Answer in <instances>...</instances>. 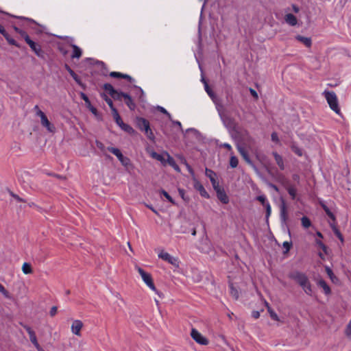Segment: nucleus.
I'll use <instances>...</instances> for the list:
<instances>
[{"instance_id":"obj_1","label":"nucleus","mask_w":351,"mask_h":351,"mask_svg":"<svg viewBox=\"0 0 351 351\" xmlns=\"http://www.w3.org/2000/svg\"><path fill=\"white\" fill-rule=\"evenodd\" d=\"M289 277L297 282L306 294H312L313 290L305 274L295 271L289 274Z\"/></svg>"},{"instance_id":"obj_2","label":"nucleus","mask_w":351,"mask_h":351,"mask_svg":"<svg viewBox=\"0 0 351 351\" xmlns=\"http://www.w3.org/2000/svg\"><path fill=\"white\" fill-rule=\"evenodd\" d=\"M204 88L205 90L207 93V94L209 95V97L211 98L214 104H215L216 109L218 112V114L223 121L224 124L226 123V116L224 113V108L223 105L220 103L218 98L215 95V94L213 93V91L210 88L208 84L206 82H204Z\"/></svg>"},{"instance_id":"obj_3","label":"nucleus","mask_w":351,"mask_h":351,"mask_svg":"<svg viewBox=\"0 0 351 351\" xmlns=\"http://www.w3.org/2000/svg\"><path fill=\"white\" fill-rule=\"evenodd\" d=\"M135 269L137 270V271L140 274V276H141L143 281L144 282V283L152 291H153L155 293H156L160 298H162L163 295H162V293H160V291H158L156 289V287H155V285L154 284L153 279L152 278L151 274H149V273H147L146 271H145L142 268H141L138 266H136Z\"/></svg>"},{"instance_id":"obj_4","label":"nucleus","mask_w":351,"mask_h":351,"mask_svg":"<svg viewBox=\"0 0 351 351\" xmlns=\"http://www.w3.org/2000/svg\"><path fill=\"white\" fill-rule=\"evenodd\" d=\"M327 103L328 104L331 110L337 114H339L340 108L339 107L338 99L336 94L332 91H324L323 93Z\"/></svg>"},{"instance_id":"obj_5","label":"nucleus","mask_w":351,"mask_h":351,"mask_svg":"<svg viewBox=\"0 0 351 351\" xmlns=\"http://www.w3.org/2000/svg\"><path fill=\"white\" fill-rule=\"evenodd\" d=\"M158 256L159 258L171 264L174 267V270L180 268V261L178 257L173 256L165 250H160L158 254Z\"/></svg>"},{"instance_id":"obj_6","label":"nucleus","mask_w":351,"mask_h":351,"mask_svg":"<svg viewBox=\"0 0 351 351\" xmlns=\"http://www.w3.org/2000/svg\"><path fill=\"white\" fill-rule=\"evenodd\" d=\"M36 114L40 117L41 125L45 127L47 131L53 132L55 131V127L48 120L45 114L38 108V106L34 107Z\"/></svg>"},{"instance_id":"obj_7","label":"nucleus","mask_w":351,"mask_h":351,"mask_svg":"<svg viewBox=\"0 0 351 351\" xmlns=\"http://www.w3.org/2000/svg\"><path fill=\"white\" fill-rule=\"evenodd\" d=\"M21 35L24 38L25 42L29 45V47L32 49L33 51L39 57L42 56L43 51L40 45L33 40H32L29 36L24 32H20Z\"/></svg>"},{"instance_id":"obj_8","label":"nucleus","mask_w":351,"mask_h":351,"mask_svg":"<svg viewBox=\"0 0 351 351\" xmlns=\"http://www.w3.org/2000/svg\"><path fill=\"white\" fill-rule=\"evenodd\" d=\"M137 123L139 128L141 130L145 131L147 137L150 139H153L154 136L153 132L150 130L149 122L145 119L140 118L138 119Z\"/></svg>"},{"instance_id":"obj_9","label":"nucleus","mask_w":351,"mask_h":351,"mask_svg":"<svg viewBox=\"0 0 351 351\" xmlns=\"http://www.w3.org/2000/svg\"><path fill=\"white\" fill-rule=\"evenodd\" d=\"M191 336L196 343L200 345L206 346L208 344V340L195 328H192Z\"/></svg>"},{"instance_id":"obj_10","label":"nucleus","mask_w":351,"mask_h":351,"mask_svg":"<svg viewBox=\"0 0 351 351\" xmlns=\"http://www.w3.org/2000/svg\"><path fill=\"white\" fill-rule=\"evenodd\" d=\"M83 326L84 324L81 320H73L71 326V332L76 336L80 337L81 330L83 328Z\"/></svg>"},{"instance_id":"obj_11","label":"nucleus","mask_w":351,"mask_h":351,"mask_svg":"<svg viewBox=\"0 0 351 351\" xmlns=\"http://www.w3.org/2000/svg\"><path fill=\"white\" fill-rule=\"evenodd\" d=\"M217 193V196L218 199L223 203V204H228L229 202V198L228 195H226L225 191L220 186H218L216 188L214 189Z\"/></svg>"},{"instance_id":"obj_12","label":"nucleus","mask_w":351,"mask_h":351,"mask_svg":"<svg viewBox=\"0 0 351 351\" xmlns=\"http://www.w3.org/2000/svg\"><path fill=\"white\" fill-rule=\"evenodd\" d=\"M193 186L194 188L199 191V194L201 195V196L204 197H206V198H208L209 197V195L208 193L206 192V191L205 190L204 187L203 186V185L198 181V180L196 178V177H194L193 178Z\"/></svg>"},{"instance_id":"obj_13","label":"nucleus","mask_w":351,"mask_h":351,"mask_svg":"<svg viewBox=\"0 0 351 351\" xmlns=\"http://www.w3.org/2000/svg\"><path fill=\"white\" fill-rule=\"evenodd\" d=\"M25 328H26V330L29 336V339H30L31 342L36 347V348L38 351H44L43 349L40 347V346L38 343L35 332L29 327H26Z\"/></svg>"},{"instance_id":"obj_14","label":"nucleus","mask_w":351,"mask_h":351,"mask_svg":"<svg viewBox=\"0 0 351 351\" xmlns=\"http://www.w3.org/2000/svg\"><path fill=\"white\" fill-rule=\"evenodd\" d=\"M205 174L210 179L213 189L219 186V182L217 180V174L213 171L206 169Z\"/></svg>"},{"instance_id":"obj_15","label":"nucleus","mask_w":351,"mask_h":351,"mask_svg":"<svg viewBox=\"0 0 351 351\" xmlns=\"http://www.w3.org/2000/svg\"><path fill=\"white\" fill-rule=\"evenodd\" d=\"M80 96H81V98L85 101L86 105L87 108L90 110V111L95 116H97V110L95 107H93L91 105L90 101L89 99L88 98V97L84 93H81Z\"/></svg>"},{"instance_id":"obj_16","label":"nucleus","mask_w":351,"mask_h":351,"mask_svg":"<svg viewBox=\"0 0 351 351\" xmlns=\"http://www.w3.org/2000/svg\"><path fill=\"white\" fill-rule=\"evenodd\" d=\"M104 88L106 91H107L113 98L114 99H120L121 93H117L112 85L109 84H106L104 86Z\"/></svg>"},{"instance_id":"obj_17","label":"nucleus","mask_w":351,"mask_h":351,"mask_svg":"<svg viewBox=\"0 0 351 351\" xmlns=\"http://www.w3.org/2000/svg\"><path fill=\"white\" fill-rule=\"evenodd\" d=\"M285 21L291 26H295L298 24L297 18L292 14L288 13L285 16Z\"/></svg>"},{"instance_id":"obj_18","label":"nucleus","mask_w":351,"mask_h":351,"mask_svg":"<svg viewBox=\"0 0 351 351\" xmlns=\"http://www.w3.org/2000/svg\"><path fill=\"white\" fill-rule=\"evenodd\" d=\"M121 97L124 98L125 102L127 104V106L130 108V109H131V110L134 109L135 104L133 102L132 98L130 97V96L129 95L121 93L119 99H121Z\"/></svg>"},{"instance_id":"obj_19","label":"nucleus","mask_w":351,"mask_h":351,"mask_svg":"<svg viewBox=\"0 0 351 351\" xmlns=\"http://www.w3.org/2000/svg\"><path fill=\"white\" fill-rule=\"evenodd\" d=\"M295 39L302 43L304 45H305L307 47H310L312 45L311 38L309 37H305L300 35H298L295 36Z\"/></svg>"},{"instance_id":"obj_20","label":"nucleus","mask_w":351,"mask_h":351,"mask_svg":"<svg viewBox=\"0 0 351 351\" xmlns=\"http://www.w3.org/2000/svg\"><path fill=\"white\" fill-rule=\"evenodd\" d=\"M170 156H171L167 152H163L159 154L156 160L160 161L163 165H167Z\"/></svg>"},{"instance_id":"obj_21","label":"nucleus","mask_w":351,"mask_h":351,"mask_svg":"<svg viewBox=\"0 0 351 351\" xmlns=\"http://www.w3.org/2000/svg\"><path fill=\"white\" fill-rule=\"evenodd\" d=\"M265 304L267 308V311L271 318L275 321L282 322V321L280 319L278 315L271 308V307L269 306L268 303L266 301H265Z\"/></svg>"},{"instance_id":"obj_22","label":"nucleus","mask_w":351,"mask_h":351,"mask_svg":"<svg viewBox=\"0 0 351 351\" xmlns=\"http://www.w3.org/2000/svg\"><path fill=\"white\" fill-rule=\"evenodd\" d=\"M280 219L282 223H286L287 219V210L284 203L280 206Z\"/></svg>"},{"instance_id":"obj_23","label":"nucleus","mask_w":351,"mask_h":351,"mask_svg":"<svg viewBox=\"0 0 351 351\" xmlns=\"http://www.w3.org/2000/svg\"><path fill=\"white\" fill-rule=\"evenodd\" d=\"M72 48H73V53L71 55V58H80V56H82V50L80 48H79L77 45H71Z\"/></svg>"},{"instance_id":"obj_24","label":"nucleus","mask_w":351,"mask_h":351,"mask_svg":"<svg viewBox=\"0 0 351 351\" xmlns=\"http://www.w3.org/2000/svg\"><path fill=\"white\" fill-rule=\"evenodd\" d=\"M318 285L322 287L324 290V292L328 295L330 293V289L326 284V282L323 280H319L317 282Z\"/></svg>"},{"instance_id":"obj_25","label":"nucleus","mask_w":351,"mask_h":351,"mask_svg":"<svg viewBox=\"0 0 351 351\" xmlns=\"http://www.w3.org/2000/svg\"><path fill=\"white\" fill-rule=\"evenodd\" d=\"M273 155H274V156L275 158V160H276L277 165L279 166V167L281 169H284L285 166H284V162H283V160H282V157L279 154H278L276 152H274Z\"/></svg>"},{"instance_id":"obj_26","label":"nucleus","mask_w":351,"mask_h":351,"mask_svg":"<svg viewBox=\"0 0 351 351\" xmlns=\"http://www.w3.org/2000/svg\"><path fill=\"white\" fill-rule=\"evenodd\" d=\"M237 148H238V151L239 152L241 155L243 156V158L245 159V160L247 162L250 163L251 162L250 159L248 156L247 153L244 149V148H243L241 145H238Z\"/></svg>"},{"instance_id":"obj_27","label":"nucleus","mask_w":351,"mask_h":351,"mask_svg":"<svg viewBox=\"0 0 351 351\" xmlns=\"http://www.w3.org/2000/svg\"><path fill=\"white\" fill-rule=\"evenodd\" d=\"M22 271L25 274H30L33 272L32 266L28 263H24L22 265Z\"/></svg>"},{"instance_id":"obj_28","label":"nucleus","mask_w":351,"mask_h":351,"mask_svg":"<svg viewBox=\"0 0 351 351\" xmlns=\"http://www.w3.org/2000/svg\"><path fill=\"white\" fill-rule=\"evenodd\" d=\"M112 114L113 116L114 119L115 120V122L117 124L120 126V125L123 123L121 120V117L119 116L117 110L116 109H113V111H112Z\"/></svg>"},{"instance_id":"obj_29","label":"nucleus","mask_w":351,"mask_h":351,"mask_svg":"<svg viewBox=\"0 0 351 351\" xmlns=\"http://www.w3.org/2000/svg\"><path fill=\"white\" fill-rule=\"evenodd\" d=\"M108 150L115 155L118 159L123 156L121 152L118 148L110 147H108Z\"/></svg>"},{"instance_id":"obj_30","label":"nucleus","mask_w":351,"mask_h":351,"mask_svg":"<svg viewBox=\"0 0 351 351\" xmlns=\"http://www.w3.org/2000/svg\"><path fill=\"white\" fill-rule=\"evenodd\" d=\"M66 69L69 73V74L72 76V77L74 79V80L80 85H82V82L77 75L74 73V71L67 65L66 66Z\"/></svg>"},{"instance_id":"obj_31","label":"nucleus","mask_w":351,"mask_h":351,"mask_svg":"<svg viewBox=\"0 0 351 351\" xmlns=\"http://www.w3.org/2000/svg\"><path fill=\"white\" fill-rule=\"evenodd\" d=\"M123 130L125 131L126 132L133 134L134 133V129L130 127L129 125L125 124L124 123H122L119 126Z\"/></svg>"},{"instance_id":"obj_32","label":"nucleus","mask_w":351,"mask_h":351,"mask_svg":"<svg viewBox=\"0 0 351 351\" xmlns=\"http://www.w3.org/2000/svg\"><path fill=\"white\" fill-rule=\"evenodd\" d=\"M110 75L112 77H123V78H127V79L131 80L130 76H129L128 75L122 74L119 72H115V71L111 72L110 73Z\"/></svg>"},{"instance_id":"obj_33","label":"nucleus","mask_w":351,"mask_h":351,"mask_svg":"<svg viewBox=\"0 0 351 351\" xmlns=\"http://www.w3.org/2000/svg\"><path fill=\"white\" fill-rule=\"evenodd\" d=\"M301 222H302V226L304 228H309L311 226V222L310 219L306 217H303L301 219Z\"/></svg>"},{"instance_id":"obj_34","label":"nucleus","mask_w":351,"mask_h":351,"mask_svg":"<svg viewBox=\"0 0 351 351\" xmlns=\"http://www.w3.org/2000/svg\"><path fill=\"white\" fill-rule=\"evenodd\" d=\"M167 165L172 167L176 171H177L178 172L180 171V168L178 167V166L176 163L174 159L171 156H170L169 160L167 161Z\"/></svg>"},{"instance_id":"obj_35","label":"nucleus","mask_w":351,"mask_h":351,"mask_svg":"<svg viewBox=\"0 0 351 351\" xmlns=\"http://www.w3.org/2000/svg\"><path fill=\"white\" fill-rule=\"evenodd\" d=\"M120 162L125 167H128L130 165V160L128 157H125L123 155V156L119 159Z\"/></svg>"},{"instance_id":"obj_36","label":"nucleus","mask_w":351,"mask_h":351,"mask_svg":"<svg viewBox=\"0 0 351 351\" xmlns=\"http://www.w3.org/2000/svg\"><path fill=\"white\" fill-rule=\"evenodd\" d=\"M120 162L125 167H128L130 165V160L128 157H125L123 155V156L119 159Z\"/></svg>"},{"instance_id":"obj_37","label":"nucleus","mask_w":351,"mask_h":351,"mask_svg":"<svg viewBox=\"0 0 351 351\" xmlns=\"http://www.w3.org/2000/svg\"><path fill=\"white\" fill-rule=\"evenodd\" d=\"M287 191L292 199H295L296 197L297 190L295 187L289 186L288 187Z\"/></svg>"},{"instance_id":"obj_38","label":"nucleus","mask_w":351,"mask_h":351,"mask_svg":"<svg viewBox=\"0 0 351 351\" xmlns=\"http://www.w3.org/2000/svg\"><path fill=\"white\" fill-rule=\"evenodd\" d=\"M326 273L328 274V276H329V278L331 279V280L332 282H335V280H337L336 277L335 276L332 271L328 267H326Z\"/></svg>"},{"instance_id":"obj_39","label":"nucleus","mask_w":351,"mask_h":351,"mask_svg":"<svg viewBox=\"0 0 351 351\" xmlns=\"http://www.w3.org/2000/svg\"><path fill=\"white\" fill-rule=\"evenodd\" d=\"M322 206L323 207L324 210L326 213L327 215L332 219V220L335 219L334 215L331 213V211L329 210V208L324 204H322Z\"/></svg>"},{"instance_id":"obj_40","label":"nucleus","mask_w":351,"mask_h":351,"mask_svg":"<svg viewBox=\"0 0 351 351\" xmlns=\"http://www.w3.org/2000/svg\"><path fill=\"white\" fill-rule=\"evenodd\" d=\"M238 162H238V159L237 158V157H235L234 156H231L230 160V165L232 168L237 167Z\"/></svg>"},{"instance_id":"obj_41","label":"nucleus","mask_w":351,"mask_h":351,"mask_svg":"<svg viewBox=\"0 0 351 351\" xmlns=\"http://www.w3.org/2000/svg\"><path fill=\"white\" fill-rule=\"evenodd\" d=\"M104 99H105V101H106V103L108 104V106H110V109H111V111H113V109H116L114 106H113V104H112V101L108 98L106 95H102Z\"/></svg>"},{"instance_id":"obj_42","label":"nucleus","mask_w":351,"mask_h":351,"mask_svg":"<svg viewBox=\"0 0 351 351\" xmlns=\"http://www.w3.org/2000/svg\"><path fill=\"white\" fill-rule=\"evenodd\" d=\"M161 193L167 199V200L171 202L173 204H176L175 201L173 199V198L168 194L167 192L162 190L161 191Z\"/></svg>"},{"instance_id":"obj_43","label":"nucleus","mask_w":351,"mask_h":351,"mask_svg":"<svg viewBox=\"0 0 351 351\" xmlns=\"http://www.w3.org/2000/svg\"><path fill=\"white\" fill-rule=\"evenodd\" d=\"M316 244L320 248L322 249L324 253H327V249H326V245L319 240H316Z\"/></svg>"},{"instance_id":"obj_44","label":"nucleus","mask_w":351,"mask_h":351,"mask_svg":"<svg viewBox=\"0 0 351 351\" xmlns=\"http://www.w3.org/2000/svg\"><path fill=\"white\" fill-rule=\"evenodd\" d=\"M291 149L298 156L302 155V152L301 149H300L298 146L293 145L291 146Z\"/></svg>"},{"instance_id":"obj_45","label":"nucleus","mask_w":351,"mask_h":351,"mask_svg":"<svg viewBox=\"0 0 351 351\" xmlns=\"http://www.w3.org/2000/svg\"><path fill=\"white\" fill-rule=\"evenodd\" d=\"M346 335L348 338L351 339V319L346 327Z\"/></svg>"},{"instance_id":"obj_46","label":"nucleus","mask_w":351,"mask_h":351,"mask_svg":"<svg viewBox=\"0 0 351 351\" xmlns=\"http://www.w3.org/2000/svg\"><path fill=\"white\" fill-rule=\"evenodd\" d=\"M147 151L148 154H149V156L152 158L156 159V160L157 159L159 154L156 153V152H154V150H152L150 149H147Z\"/></svg>"},{"instance_id":"obj_47","label":"nucleus","mask_w":351,"mask_h":351,"mask_svg":"<svg viewBox=\"0 0 351 351\" xmlns=\"http://www.w3.org/2000/svg\"><path fill=\"white\" fill-rule=\"evenodd\" d=\"M230 293L231 295L236 299L239 297V293L238 291L234 289L232 285L230 286Z\"/></svg>"},{"instance_id":"obj_48","label":"nucleus","mask_w":351,"mask_h":351,"mask_svg":"<svg viewBox=\"0 0 351 351\" xmlns=\"http://www.w3.org/2000/svg\"><path fill=\"white\" fill-rule=\"evenodd\" d=\"M257 199L261 202V204L263 205V206H265L267 203H269L267 199H266V197L265 195H259L257 197Z\"/></svg>"},{"instance_id":"obj_49","label":"nucleus","mask_w":351,"mask_h":351,"mask_svg":"<svg viewBox=\"0 0 351 351\" xmlns=\"http://www.w3.org/2000/svg\"><path fill=\"white\" fill-rule=\"evenodd\" d=\"M178 193L183 200L186 202L189 201V198L185 196V192L184 189H178Z\"/></svg>"},{"instance_id":"obj_50","label":"nucleus","mask_w":351,"mask_h":351,"mask_svg":"<svg viewBox=\"0 0 351 351\" xmlns=\"http://www.w3.org/2000/svg\"><path fill=\"white\" fill-rule=\"evenodd\" d=\"M265 206L266 208V217H267V219H268L271 213V208L269 203H267Z\"/></svg>"},{"instance_id":"obj_51","label":"nucleus","mask_w":351,"mask_h":351,"mask_svg":"<svg viewBox=\"0 0 351 351\" xmlns=\"http://www.w3.org/2000/svg\"><path fill=\"white\" fill-rule=\"evenodd\" d=\"M0 292L5 295V297H8V292L7 290L4 288V287L0 283Z\"/></svg>"},{"instance_id":"obj_52","label":"nucleus","mask_w":351,"mask_h":351,"mask_svg":"<svg viewBox=\"0 0 351 351\" xmlns=\"http://www.w3.org/2000/svg\"><path fill=\"white\" fill-rule=\"evenodd\" d=\"M271 140L274 142L278 143V134L276 132H273L271 134Z\"/></svg>"},{"instance_id":"obj_53","label":"nucleus","mask_w":351,"mask_h":351,"mask_svg":"<svg viewBox=\"0 0 351 351\" xmlns=\"http://www.w3.org/2000/svg\"><path fill=\"white\" fill-rule=\"evenodd\" d=\"M56 313H57V307L56 306L51 307L50 312H49L50 315L51 317H53L56 314Z\"/></svg>"},{"instance_id":"obj_54","label":"nucleus","mask_w":351,"mask_h":351,"mask_svg":"<svg viewBox=\"0 0 351 351\" xmlns=\"http://www.w3.org/2000/svg\"><path fill=\"white\" fill-rule=\"evenodd\" d=\"M158 110H159L161 112H162V113H164V114H167V115L170 117V114L168 113V112H167V110H166L163 107L158 106Z\"/></svg>"},{"instance_id":"obj_55","label":"nucleus","mask_w":351,"mask_h":351,"mask_svg":"<svg viewBox=\"0 0 351 351\" xmlns=\"http://www.w3.org/2000/svg\"><path fill=\"white\" fill-rule=\"evenodd\" d=\"M186 167H187V169H188L189 173H191V175L192 176V179L193 180V178L195 177L194 171H193V169L189 165H186Z\"/></svg>"},{"instance_id":"obj_56","label":"nucleus","mask_w":351,"mask_h":351,"mask_svg":"<svg viewBox=\"0 0 351 351\" xmlns=\"http://www.w3.org/2000/svg\"><path fill=\"white\" fill-rule=\"evenodd\" d=\"M252 317L255 319H257L260 317V312L259 311H253L252 312Z\"/></svg>"},{"instance_id":"obj_57","label":"nucleus","mask_w":351,"mask_h":351,"mask_svg":"<svg viewBox=\"0 0 351 351\" xmlns=\"http://www.w3.org/2000/svg\"><path fill=\"white\" fill-rule=\"evenodd\" d=\"M250 91L252 96H254L256 99L258 98V94L254 89L250 88Z\"/></svg>"},{"instance_id":"obj_58","label":"nucleus","mask_w":351,"mask_h":351,"mask_svg":"<svg viewBox=\"0 0 351 351\" xmlns=\"http://www.w3.org/2000/svg\"><path fill=\"white\" fill-rule=\"evenodd\" d=\"M0 33L3 35V36H5L6 35V32L4 29V27L1 25H0Z\"/></svg>"},{"instance_id":"obj_59","label":"nucleus","mask_w":351,"mask_h":351,"mask_svg":"<svg viewBox=\"0 0 351 351\" xmlns=\"http://www.w3.org/2000/svg\"><path fill=\"white\" fill-rule=\"evenodd\" d=\"M221 146L223 147L227 148L229 150H230L231 148H232L231 145L230 144H228V143H223V144L221 145Z\"/></svg>"},{"instance_id":"obj_60","label":"nucleus","mask_w":351,"mask_h":351,"mask_svg":"<svg viewBox=\"0 0 351 351\" xmlns=\"http://www.w3.org/2000/svg\"><path fill=\"white\" fill-rule=\"evenodd\" d=\"M336 234L338 237V238L343 242V239L341 233L339 231H336Z\"/></svg>"},{"instance_id":"obj_61","label":"nucleus","mask_w":351,"mask_h":351,"mask_svg":"<svg viewBox=\"0 0 351 351\" xmlns=\"http://www.w3.org/2000/svg\"><path fill=\"white\" fill-rule=\"evenodd\" d=\"M293 10L295 12V13H298L300 10L299 8L295 5H293Z\"/></svg>"},{"instance_id":"obj_62","label":"nucleus","mask_w":351,"mask_h":351,"mask_svg":"<svg viewBox=\"0 0 351 351\" xmlns=\"http://www.w3.org/2000/svg\"><path fill=\"white\" fill-rule=\"evenodd\" d=\"M10 195L14 197L16 199L19 200V201H21V198L17 196L16 195H14L12 193L10 192Z\"/></svg>"},{"instance_id":"obj_63","label":"nucleus","mask_w":351,"mask_h":351,"mask_svg":"<svg viewBox=\"0 0 351 351\" xmlns=\"http://www.w3.org/2000/svg\"><path fill=\"white\" fill-rule=\"evenodd\" d=\"M326 253H324V252L323 251V252H319V256L322 258V259H324V255L326 254Z\"/></svg>"},{"instance_id":"obj_64","label":"nucleus","mask_w":351,"mask_h":351,"mask_svg":"<svg viewBox=\"0 0 351 351\" xmlns=\"http://www.w3.org/2000/svg\"><path fill=\"white\" fill-rule=\"evenodd\" d=\"M271 187H272L274 190L278 191V188L275 185L271 184Z\"/></svg>"}]
</instances>
